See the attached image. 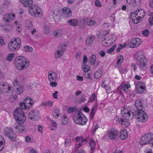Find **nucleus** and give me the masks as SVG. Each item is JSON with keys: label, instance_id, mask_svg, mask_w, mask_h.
I'll return each instance as SVG.
<instances>
[{"label": "nucleus", "instance_id": "f8f14e48", "mask_svg": "<svg viewBox=\"0 0 153 153\" xmlns=\"http://www.w3.org/2000/svg\"><path fill=\"white\" fill-rule=\"evenodd\" d=\"M141 40L139 38H134L132 39L130 42L129 47L134 48L139 46L141 43Z\"/></svg>", "mask_w": 153, "mask_h": 153}, {"label": "nucleus", "instance_id": "6ab92c4d", "mask_svg": "<svg viewBox=\"0 0 153 153\" xmlns=\"http://www.w3.org/2000/svg\"><path fill=\"white\" fill-rule=\"evenodd\" d=\"M20 2L23 4L24 6L25 7L30 8L32 5L33 1L32 0H20Z\"/></svg>", "mask_w": 153, "mask_h": 153}, {"label": "nucleus", "instance_id": "cd10ccee", "mask_svg": "<svg viewBox=\"0 0 153 153\" xmlns=\"http://www.w3.org/2000/svg\"><path fill=\"white\" fill-rule=\"evenodd\" d=\"M136 92L138 94L142 93L145 90V87L144 86L140 87H135Z\"/></svg>", "mask_w": 153, "mask_h": 153}, {"label": "nucleus", "instance_id": "13d9d810", "mask_svg": "<svg viewBox=\"0 0 153 153\" xmlns=\"http://www.w3.org/2000/svg\"><path fill=\"white\" fill-rule=\"evenodd\" d=\"M84 76L87 78L90 79L91 78V74L89 73H88L87 72L84 73Z\"/></svg>", "mask_w": 153, "mask_h": 153}, {"label": "nucleus", "instance_id": "b1692460", "mask_svg": "<svg viewBox=\"0 0 153 153\" xmlns=\"http://www.w3.org/2000/svg\"><path fill=\"white\" fill-rule=\"evenodd\" d=\"M120 135L119 136L120 138L122 140H123L128 137L127 131L125 129L121 130L120 132Z\"/></svg>", "mask_w": 153, "mask_h": 153}, {"label": "nucleus", "instance_id": "052dcab7", "mask_svg": "<svg viewBox=\"0 0 153 153\" xmlns=\"http://www.w3.org/2000/svg\"><path fill=\"white\" fill-rule=\"evenodd\" d=\"M4 147V145L2 141H0V152L2 151Z\"/></svg>", "mask_w": 153, "mask_h": 153}, {"label": "nucleus", "instance_id": "c756f323", "mask_svg": "<svg viewBox=\"0 0 153 153\" xmlns=\"http://www.w3.org/2000/svg\"><path fill=\"white\" fill-rule=\"evenodd\" d=\"M62 31L61 30H58L54 31L53 33V36L56 37H59L62 36Z\"/></svg>", "mask_w": 153, "mask_h": 153}, {"label": "nucleus", "instance_id": "4d7b16f0", "mask_svg": "<svg viewBox=\"0 0 153 153\" xmlns=\"http://www.w3.org/2000/svg\"><path fill=\"white\" fill-rule=\"evenodd\" d=\"M140 0H133V5L134 6H136V4L137 5L141 3Z\"/></svg>", "mask_w": 153, "mask_h": 153}, {"label": "nucleus", "instance_id": "9b49d317", "mask_svg": "<svg viewBox=\"0 0 153 153\" xmlns=\"http://www.w3.org/2000/svg\"><path fill=\"white\" fill-rule=\"evenodd\" d=\"M118 131L116 129L109 130L107 133L108 138L111 140H115L118 136Z\"/></svg>", "mask_w": 153, "mask_h": 153}, {"label": "nucleus", "instance_id": "5701e85b", "mask_svg": "<svg viewBox=\"0 0 153 153\" xmlns=\"http://www.w3.org/2000/svg\"><path fill=\"white\" fill-rule=\"evenodd\" d=\"M60 114V111L57 108H55L52 110V114L54 118H58L59 117Z\"/></svg>", "mask_w": 153, "mask_h": 153}, {"label": "nucleus", "instance_id": "e433bc0d", "mask_svg": "<svg viewBox=\"0 0 153 153\" xmlns=\"http://www.w3.org/2000/svg\"><path fill=\"white\" fill-rule=\"evenodd\" d=\"M23 91V87L21 86H19L17 88V90L16 91V94L18 95L22 94Z\"/></svg>", "mask_w": 153, "mask_h": 153}, {"label": "nucleus", "instance_id": "1a4fd4ad", "mask_svg": "<svg viewBox=\"0 0 153 153\" xmlns=\"http://www.w3.org/2000/svg\"><path fill=\"white\" fill-rule=\"evenodd\" d=\"M11 87L9 86L8 84L6 82H1L0 84V91L1 93L3 94L5 93L6 95L7 96L9 94H10L11 91Z\"/></svg>", "mask_w": 153, "mask_h": 153}, {"label": "nucleus", "instance_id": "7ed1b4c3", "mask_svg": "<svg viewBox=\"0 0 153 153\" xmlns=\"http://www.w3.org/2000/svg\"><path fill=\"white\" fill-rule=\"evenodd\" d=\"M13 115L15 119L19 124H22L26 120V116L24 111L20 108H18L14 110Z\"/></svg>", "mask_w": 153, "mask_h": 153}, {"label": "nucleus", "instance_id": "4be33fe9", "mask_svg": "<svg viewBox=\"0 0 153 153\" xmlns=\"http://www.w3.org/2000/svg\"><path fill=\"white\" fill-rule=\"evenodd\" d=\"M130 87V85H128L127 84H124L123 85V88L122 87H118L117 88V91H118V92L120 93L121 94H122L123 92L122 91L120 90V89H121L122 88L123 91L124 92H126L127 91L128 89Z\"/></svg>", "mask_w": 153, "mask_h": 153}, {"label": "nucleus", "instance_id": "a18cd8bd", "mask_svg": "<svg viewBox=\"0 0 153 153\" xmlns=\"http://www.w3.org/2000/svg\"><path fill=\"white\" fill-rule=\"evenodd\" d=\"M51 123L53 127V128H51L50 129L51 130H54L55 128H56L57 126V124L55 121L53 120H51Z\"/></svg>", "mask_w": 153, "mask_h": 153}, {"label": "nucleus", "instance_id": "774afa93", "mask_svg": "<svg viewBox=\"0 0 153 153\" xmlns=\"http://www.w3.org/2000/svg\"><path fill=\"white\" fill-rule=\"evenodd\" d=\"M13 83L14 86L16 85H17L19 83V81L17 79H15L13 81Z\"/></svg>", "mask_w": 153, "mask_h": 153}, {"label": "nucleus", "instance_id": "4468645a", "mask_svg": "<svg viewBox=\"0 0 153 153\" xmlns=\"http://www.w3.org/2000/svg\"><path fill=\"white\" fill-rule=\"evenodd\" d=\"M116 120L122 125H124L125 126H128L130 125L129 121L126 118L124 119V117H120L118 116H116L115 117Z\"/></svg>", "mask_w": 153, "mask_h": 153}, {"label": "nucleus", "instance_id": "3c124183", "mask_svg": "<svg viewBox=\"0 0 153 153\" xmlns=\"http://www.w3.org/2000/svg\"><path fill=\"white\" fill-rule=\"evenodd\" d=\"M13 126L15 129H18V131L19 132H20V130L22 127V126L18 124L14 125Z\"/></svg>", "mask_w": 153, "mask_h": 153}, {"label": "nucleus", "instance_id": "864d4df0", "mask_svg": "<svg viewBox=\"0 0 153 153\" xmlns=\"http://www.w3.org/2000/svg\"><path fill=\"white\" fill-rule=\"evenodd\" d=\"M149 32L147 29H145L144 31H142V33L145 36L147 37L149 34Z\"/></svg>", "mask_w": 153, "mask_h": 153}, {"label": "nucleus", "instance_id": "c03bdc74", "mask_svg": "<svg viewBox=\"0 0 153 153\" xmlns=\"http://www.w3.org/2000/svg\"><path fill=\"white\" fill-rule=\"evenodd\" d=\"M116 47V45L115 44L110 49H108L107 51V53H112L114 51V49Z\"/></svg>", "mask_w": 153, "mask_h": 153}, {"label": "nucleus", "instance_id": "69168bd1", "mask_svg": "<svg viewBox=\"0 0 153 153\" xmlns=\"http://www.w3.org/2000/svg\"><path fill=\"white\" fill-rule=\"evenodd\" d=\"M5 42L4 39L1 36H0V46L4 45Z\"/></svg>", "mask_w": 153, "mask_h": 153}, {"label": "nucleus", "instance_id": "58836bf2", "mask_svg": "<svg viewBox=\"0 0 153 153\" xmlns=\"http://www.w3.org/2000/svg\"><path fill=\"white\" fill-rule=\"evenodd\" d=\"M24 102L26 103V104L29 103L30 105H32L33 104V100L30 97L26 98L24 100Z\"/></svg>", "mask_w": 153, "mask_h": 153}, {"label": "nucleus", "instance_id": "79ce46f5", "mask_svg": "<svg viewBox=\"0 0 153 153\" xmlns=\"http://www.w3.org/2000/svg\"><path fill=\"white\" fill-rule=\"evenodd\" d=\"M143 17H140L137 16V17H135L134 20H133V22L135 24H137L140 23L141 21V19Z\"/></svg>", "mask_w": 153, "mask_h": 153}, {"label": "nucleus", "instance_id": "f3484780", "mask_svg": "<svg viewBox=\"0 0 153 153\" xmlns=\"http://www.w3.org/2000/svg\"><path fill=\"white\" fill-rule=\"evenodd\" d=\"M143 101L142 99L137 100L134 103V105L137 108L135 110L142 109L143 107Z\"/></svg>", "mask_w": 153, "mask_h": 153}, {"label": "nucleus", "instance_id": "f704fd0d", "mask_svg": "<svg viewBox=\"0 0 153 153\" xmlns=\"http://www.w3.org/2000/svg\"><path fill=\"white\" fill-rule=\"evenodd\" d=\"M102 72L100 71H97L94 72V76L95 78L96 79H98L100 78L102 74Z\"/></svg>", "mask_w": 153, "mask_h": 153}, {"label": "nucleus", "instance_id": "2eb2a0df", "mask_svg": "<svg viewBox=\"0 0 153 153\" xmlns=\"http://www.w3.org/2000/svg\"><path fill=\"white\" fill-rule=\"evenodd\" d=\"M139 63V66L140 69H143L146 67L147 65L148 61L146 58H143L137 60Z\"/></svg>", "mask_w": 153, "mask_h": 153}, {"label": "nucleus", "instance_id": "de8ad7c7", "mask_svg": "<svg viewBox=\"0 0 153 153\" xmlns=\"http://www.w3.org/2000/svg\"><path fill=\"white\" fill-rule=\"evenodd\" d=\"M8 137L10 138L11 140L12 141H14L16 140V136L14 133H13V134H12L11 135H10Z\"/></svg>", "mask_w": 153, "mask_h": 153}, {"label": "nucleus", "instance_id": "bb28decb", "mask_svg": "<svg viewBox=\"0 0 153 153\" xmlns=\"http://www.w3.org/2000/svg\"><path fill=\"white\" fill-rule=\"evenodd\" d=\"M137 60H140V59L146 58L144 55L143 52L142 51H139L137 53Z\"/></svg>", "mask_w": 153, "mask_h": 153}, {"label": "nucleus", "instance_id": "a878e982", "mask_svg": "<svg viewBox=\"0 0 153 153\" xmlns=\"http://www.w3.org/2000/svg\"><path fill=\"white\" fill-rule=\"evenodd\" d=\"M67 23L72 26H77L78 25V21L76 19H70L67 21Z\"/></svg>", "mask_w": 153, "mask_h": 153}, {"label": "nucleus", "instance_id": "37998d69", "mask_svg": "<svg viewBox=\"0 0 153 153\" xmlns=\"http://www.w3.org/2000/svg\"><path fill=\"white\" fill-rule=\"evenodd\" d=\"M32 48L30 46L26 45L25 46L24 50L26 52H31L32 51Z\"/></svg>", "mask_w": 153, "mask_h": 153}, {"label": "nucleus", "instance_id": "39448f33", "mask_svg": "<svg viewBox=\"0 0 153 153\" xmlns=\"http://www.w3.org/2000/svg\"><path fill=\"white\" fill-rule=\"evenodd\" d=\"M73 120L75 123L80 125H85L88 121L85 115L79 111L74 116Z\"/></svg>", "mask_w": 153, "mask_h": 153}, {"label": "nucleus", "instance_id": "680f3d73", "mask_svg": "<svg viewBox=\"0 0 153 153\" xmlns=\"http://www.w3.org/2000/svg\"><path fill=\"white\" fill-rule=\"evenodd\" d=\"M38 131L41 133L42 132V130L43 129V126L41 125H39L38 126Z\"/></svg>", "mask_w": 153, "mask_h": 153}, {"label": "nucleus", "instance_id": "ea45409f", "mask_svg": "<svg viewBox=\"0 0 153 153\" xmlns=\"http://www.w3.org/2000/svg\"><path fill=\"white\" fill-rule=\"evenodd\" d=\"M82 68L83 71L84 72V73L87 72L90 69V66L86 65H84V66H82Z\"/></svg>", "mask_w": 153, "mask_h": 153}, {"label": "nucleus", "instance_id": "49530a36", "mask_svg": "<svg viewBox=\"0 0 153 153\" xmlns=\"http://www.w3.org/2000/svg\"><path fill=\"white\" fill-rule=\"evenodd\" d=\"M96 144V143H95V142H89V145L91 147V151L94 152V146H95Z\"/></svg>", "mask_w": 153, "mask_h": 153}, {"label": "nucleus", "instance_id": "423d86ee", "mask_svg": "<svg viewBox=\"0 0 153 153\" xmlns=\"http://www.w3.org/2000/svg\"><path fill=\"white\" fill-rule=\"evenodd\" d=\"M134 116L138 121L141 122H146L148 117L147 114L142 109L135 110Z\"/></svg>", "mask_w": 153, "mask_h": 153}, {"label": "nucleus", "instance_id": "0eeeda50", "mask_svg": "<svg viewBox=\"0 0 153 153\" xmlns=\"http://www.w3.org/2000/svg\"><path fill=\"white\" fill-rule=\"evenodd\" d=\"M28 11L31 15L34 17H39L42 15V10L37 6L33 4L28 8Z\"/></svg>", "mask_w": 153, "mask_h": 153}, {"label": "nucleus", "instance_id": "a19ab883", "mask_svg": "<svg viewBox=\"0 0 153 153\" xmlns=\"http://www.w3.org/2000/svg\"><path fill=\"white\" fill-rule=\"evenodd\" d=\"M14 56V53H10L7 55L6 57L7 59L9 61H12Z\"/></svg>", "mask_w": 153, "mask_h": 153}, {"label": "nucleus", "instance_id": "e2e57ef3", "mask_svg": "<svg viewBox=\"0 0 153 153\" xmlns=\"http://www.w3.org/2000/svg\"><path fill=\"white\" fill-rule=\"evenodd\" d=\"M86 101L85 96H83L80 98L79 100V102H85Z\"/></svg>", "mask_w": 153, "mask_h": 153}, {"label": "nucleus", "instance_id": "9d476101", "mask_svg": "<svg viewBox=\"0 0 153 153\" xmlns=\"http://www.w3.org/2000/svg\"><path fill=\"white\" fill-rule=\"evenodd\" d=\"M28 117L29 119L33 120H37L40 117L39 111L36 110L32 111L28 114Z\"/></svg>", "mask_w": 153, "mask_h": 153}, {"label": "nucleus", "instance_id": "dca6fc26", "mask_svg": "<svg viewBox=\"0 0 153 153\" xmlns=\"http://www.w3.org/2000/svg\"><path fill=\"white\" fill-rule=\"evenodd\" d=\"M71 10L69 8L65 7L62 10V15L64 17H69L71 16Z\"/></svg>", "mask_w": 153, "mask_h": 153}, {"label": "nucleus", "instance_id": "473e14b6", "mask_svg": "<svg viewBox=\"0 0 153 153\" xmlns=\"http://www.w3.org/2000/svg\"><path fill=\"white\" fill-rule=\"evenodd\" d=\"M61 121L63 125H66L68 123V119L65 115H64L62 117Z\"/></svg>", "mask_w": 153, "mask_h": 153}, {"label": "nucleus", "instance_id": "aec40b11", "mask_svg": "<svg viewBox=\"0 0 153 153\" xmlns=\"http://www.w3.org/2000/svg\"><path fill=\"white\" fill-rule=\"evenodd\" d=\"M13 18H12L11 16L8 14H6L4 15L3 17V20L4 21L5 20L6 22H11L13 20L14 18L15 17V15L14 14H12V15Z\"/></svg>", "mask_w": 153, "mask_h": 153}, {"label": "nucleus", "instance_id": "6e6d98bb", "mask_svg": "<svg viewBox=\"0 0 153 153\" xmlns=\"http://www.w3.org/2000/svg\"><path fill=\"white\" fill-rule=\"evenodd\" d=\"M76 108H75L74 107L72 108V107H70L68 108V111L69 113H71L73 111H74L76 110Z\"/></svg>", "mask_w": 153, "mask_h": 153}, {"label": "nucleus", "instance_id": "f03ea898", "mask_svg": "<svg viewBox=\"0 0 153 153\" xmlns=\"http://www.w3.org/2000/svg\"><path fill=\"white\" fill-rule=\"evenodd\" d=\"M21 40L19 37H14L12 38L9 42L8 48L9 50L12 51L18 50L21 45Z\"/></svg>", "mask_w": 153, "mask_h": 153}, {"label": "nucleus", "instance_id": "f257e3e1", "mask_svg": "<svg viewBox=\"0 0 153 153\" xmlns=\"http://www.w3.org/2000/svg\"><path fill=\"white\" fill-rule=\"evenodd\" d=\"M29 63V59H26L23 56H17L15 58L14 61L16 68L20 71L27 68L30 65Z\"/></svg>", "mask_w": 153, "mask_h": 153}, {"label": "nucleus", "instance_id": "6e6552de", "mask_svg": "<svg viewBox=\"0 0 153 153\" xmlns=\"http://www.w3.org/2000/svg\"><path fill=\"white\" fill-rule=\"evenodd\" d=\"M153 139V133H149L145 134L140 139L141 145H144L151 142Z\"/></svg>", "mask_w": 153, "mask_h": 153}, {"label": "nucleus", "instance_id": "603ef678", "mask_svg": "<svg viewBox=\"0 0 153 153\" xmlns=\"http://www.w3.org/2000/svg\"><path fill=\"white\" fill-rule=\"evenodd\" d=\"M96 99V95L94 94H93L89 98V101L92 102L94 101Z\"/></svg>", "mask_w": 153, "mask_h": 153}, {"label": "nucleus", "instance_id": "72a5a7b5", "mask_svg": "<svg viewBox=\"0 0 153 153\" xmlns=\"http://www.w3.org/2000/svg\"><path fill=\"white\" fill-rule=\"evenodd\" d=\"M96 59V57L95 55L92 54L91 55L89 58V61L92 65H93L95 64Z\"/></svg>", "mask_w": 153, "mask_h": 153}, {"label": "nucleus", "instance_id": "09e8293b", "mask_svg": "<svg viewBox=\"0 0 153 153\" xmlns=\"http://www.w3.org/2000/svg\"><path fill=\"white\" fill-rule=\"evenodd\" d=\"M96 23V22L94 20H92L89 19L87 21V25L89 26L93 25Z\"/></svg>", "mask_w": 153, "mask_h": 153}, {"label": "nucleus", "instance_id": "ddd939ff", "mask_svg": "<svg viewBox=\"0 0 153 153\" xmlns=\"http://www.w3.org/2000/svg\"><path fill=\"white\" fill-rule=\"evenodd\" d=\"M66 46V45L64 44L58 48V50L55 52V56L56 58H58L61 57L65 51Z\"/></svg>", "mask_w": 153, "mask_h": 153}, {"label": "nucleus", "instance_id": "338daca9", "mask_svg": "<svg viewBox=\"0 0 153 153\" xmlns=\"http://www.w3.org/2000/svg\"><path fill=\"white\" fill-rule=\"evenodd\" d=\"M70 140L68 139H66L65 140L64 144L65 146H67L69 144Z\"/></svg>", "mask_w": 153, "mask_h": 153}, {"label": "nucleus", "instance_id": "7c9ffc66", "mask_svg": "<svg viewBox=\"0 0 153 153\" xmlns=\"http://www.w3.org/2000/svg\"><path fill=\"white\" fill-rule=\"evenodd\" d=\"M20 106L22 110L24 109H28L31 107V106L30 105L27 106L26 104V103L24 102H21L19 103Z\"/></svg>", "mask_w": 153, "mask_h": 153}, {"label": "nucleus", "instance_id": "5fc2aeb1", "mask_svg": "<svg viewBox=\"0 0 153 153\" xmlns=\"http://www.w3.org/2000/svg\"><path fill=\"white\" fill-rule=\"evenodd\" d=\"M135 94L133 91H131L128 94V96L131 98H132L135 96Z\"/></svg>", "mask_w": 153, "mask_h": 153}, {"label": "nucleus", "instance_id": "4c0bfd02", "mask_svg": "<svg viewBox=\"0 0 153 153\" xmlns=\"http://www.w3.org/2000/svg\"><path fill=\"white\" fill-rule=\"evenodd\" d=\"M123 60V57L122 55L119 56L118 57L117 60V64L118 65L120 64Z\"/></svg>", "mask_w": 153, "mask_h": 153}, {"label": "nucleus", "instance_id": "c85d7f7f", "mask_svg": "<svg viewBox=\"0 0 153 153\" xmlns=\"http://www.w3.org/2000/svg\"><path fill=\"white\" fill-rule=\"evenodd\" d=\"M94 38L89 36L87 38L86 41V43L88 45L91 46L94 43Z\"/></svg>", "mask_w": 153, "mask_h": 153}, {"label": "nucleus", "instance_id": "412c9836", "mask_svg": "<svg viewBox=\"0 0 153 153\" xmlns=\"http://www.w3.org/2000/svg\"><path fill=\"white\" fill-rule=\"evenodd\" d=\"M57 74L54 72L51 71L48 74V78L50 81H56L57 79Z\"/></svg>", "mask_w": 153, "mask_h": 153}, {"label": "nucleus", "instance_id": "bf43d9fd", "mask_svg": "<svg viewBox=\"0 0 153 153\" xmlns=\"http://www.w3.org/2000/svg\"><path fill=\"white\" fill-rule=\"evenodd\" d=\"M95 5L99 7H100L101 6V4L100 2L98 0H96L95 2Z\"/></svg>", "mask_w": 153, "mask_h": 153}, {"label": "nucleus", "instance_id": "393cba45", "mask_svg": "<svg viewBox=\"0 0 153 153\" xmlns=\"http://www.w3.org/2000/svg\"><path fill=\"white\" fill-rule=\"evenodd\" d=\"M4 134L7 137L11 135L13 133V131L11 128H7L4 131Z\"/></svg>", "mask_w": 153, "mask_h": 153}, {"label": "nucleus", "instance_id": "c9c22d12", "mask_svg": "<svg viewBox=\"0 0 153 153\" xmlns=\"http://www.w3.org/2000/svg\"><path fill=\"white\" fill-rule=\"evenodd\" d=\"M43 32L45 34H47L50 32L49 27L46 25H44L43 27Z\"/></svg>", "mask_w": 153, "mask_h": 153}, {"label": "nucleus", "instance_id": "a211bd4d", "mask_svg": "<svg viewBox=\"0 0 153 153\" xmlns=\"http://www.w3.org/2000/svg\"><path fill=\"white\" fill-rule=\"evenodd\" d=\"M134 14V16L136 17V15L139 16L140 17H143L145 14V10L143 9L141 10H137L135 12L132 13Z\"/></svg>", "mask_w": 153, "mask_h": 153}, {"label": "nucleus", "instance_id": "20e7f679", "mask_svg": "<svg viewBox=\"0 0 153 153\" xmlns=\"http://www.w3.org/2000/svg\"><path fill=\"white\" fill-rule=\"evenodd\" d=\"M134 111L131 107H124L122 108L121 114L123 117L126 118L128 121L131 120L134 117Z\"/></svg>", "mask_w": 153, "mask_h": 153}, {"label": "nucleus", "instance_id": "0e129e2a", "mask_svg": "<svg viewBox=\"0 0 153 153\" xmlns=\"http://www.w3.org/2000/svg\"><path fill=\"white\" fill-rule=\"evenodd\" d=\"M144 151L145 153H153L152 149L150 148L147 149Z\"/></svg>", "mask_w": 153, "mask_h": 153}, {"label": "nucleus", "instance_id": "8fccbe9b", "mask_svg": "<svg viewBox=\"0 0 153 153\" xmlns=\"http://www.w3.org/2000/svg\"><path fill=\"white\" fill-rule=\"evenodd\" d=\"M144 85L145 83L141 81H138L135 85V87H140V86L141 87L143 86H144Z\"/></svg>", "mask_w": 153, "mask_h": 153}, {"label": "nucleus", "instance_id": "2f4dec72", "mask_svg": "<svg viewBox=\"0 0 153 153\" xmlns=\"http://www.w3.org/2000/svg\"><path fill=\"white\" fill-rule=\"evenodd\" d=\"M96 107L95 105H94L92 107L91 109V111L90 113V120H92L93 118V117L94 116V115L96 111Z\"/></svg>", "mask_w": 153, "mask_h": 153}]
</instances>
